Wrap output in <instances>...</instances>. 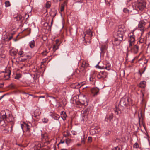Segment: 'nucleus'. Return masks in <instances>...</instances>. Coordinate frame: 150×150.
<instances>
[{"label":"nucleus","mask_w":150,"mask_h":150,"mask_svg":"<svg viewBox=\"0 0 150 150\" xmlns=\"http://www.w3.org/2000/svg\"><path fill=\"white\" fill-rule=\"evenodd\" d=\"M131 35H129L128 39L129 45L127 48L130 50L131 52L134 54H136L139 51V47L137 45H134L135 42V36L133 34L130 33Z\"/></svg>","instance_id":"nucleus-1"},{"label":"nucleus","mask_w":150,"mask_h":150,"mask_svg":"<svg viewBox=\"0 0 150 150\" xmlns=\"http://www.w3.org/2000/svg\"><path fill=\"white\" fill-rule=\"evenodd\" d=\"M5 119L8 123V125L6 126V127L4 130L7 131L9 132H11L12 131V128L14 124V118L11 115L9 114L8 117L6 116V118H5Z\"/></svg>","instance_id":"nucleus-2"},{"label":"nucleus","mask_w":150,"mask_h":150,"mask_svg":"<svg viewBox=\"0 0 150 150\" xmlns=\"http://www.w3.org/2000/svg\"><path fill=\"white\" fill-rule=\"evenodd\" d=\"M76 104L79 105L86 106L88 105V102L85 95H81L79 96V100L76 102Z\"/></svg>","instance_id":"nucleus-3"},{"label":"nucleus","mask_w":150,"mask_h":150,"mask_svg":"<svg viewBox=\"0 0 150 150\" xmlns=\"http://www.w3.org/2000/svg\"><path fill=\"white\" fill-rule=\"evenodd\" d=\"M124 30L121 28H119L117 32V40H115V42L117 41V44H120L121 41L123 40V34L124 33Z\"/></svg>","instance_id":"nucleus-4"},{"label":"nucleus","mask_w":150,"mask_h":150,"mask_svg":"<svg viewBox=\"0 0 150 150\" xmlns=\"http://www.w3.org/2000/svg\"><path fill=\"white\" fill-rule=\"evenodd\" d=\"M21 127L23 130V128H24L25 130L27 136L30 137L31 136L30 126L28 124L25 123L23 124H21Z\"/></svg>","instance_id":"nucleus-5"},{"label":"nucleus","mask_w":150,"mask_h":150,"mask_svg":"<svg viewBox=\"0 0 150 150\" xmlns=\"http://www.w3.org/2000/svg\"><path fill=\"white\" fill-rule=\"evenodd\" d=\"M146 3L144 1L138 2L136 6L137 10L142 11L146 7Z\"/></svg>","instance_id":"nucleus-6"},{"label":"nucleus","mask_w":150,"mask_h":150,"mask_svg":"<svg viewBox=\"0 0 150 150\" xmlns=\"http://www.w3.org/2000/svg\"><path fill=\"white\" fill-rule=\"evenodd\" d=\"M146 23L144 21H140L138 24V28L139 30L142 32V33L144 32L146 28L145 26Z\"/></svg>","instance_id":"nucleus-7"},{"label":"nucleus","mask_w":150,"mask_h":150,"mask_svg":"<svg viewBox=\"0 0 150 150\" xmlns=\"http://www.w3.org/2000/svg\"><path fill=\"white\" fill-rule=\"evenodd\" d=\"M128 99L126 97H123L120 100V104L122 107L126 106L129 103Z\"/></svg>","instance_id":"nucleus-8"},{"label":"nucleus","mask_w":150,"mask_h":150,"mask_svg":"<svg viewBox=\"0 0 150 150\" xmlns=\"http://www.w3.org/2000/svg\"><path fill=\"white\" fill-rule=\"evenodd\" d=\"M108 74L105 71L100 72L97 75L98 78H105L107 77Z\"/></svg>","instance_id":"nucleus-9"},{"label":"nucleus","mask_w":150,"mask_h":150,"mask_svg":"<svg viewBox=\"0 0 150 150\" xmlns=\"http://www.w3.org/2000/svg\"><path fill=\"white\" fill-rule=\"evenodd\" d=\"M99 89L97 88H93L91 90V94L92 96H95L99 93Z\"/></svg>","instance_id":"nucleus-10"},{"label":"nucleus","mask_w":150,"mask_h":150,"mask_svg":"<svg viewBox=\"0 0 150 150\" xmlns=\"http://www.w3.org/2000/svg\"><path fill=\"white\" fill-rule=\"evenodd\" d=\"M84 84L83 82L76 83H75L71 85V87L74 88H79L81 87Z\"/></svg>","instance_id":"nucleus-11"},{"label":"nucleus","mask_w":150,"mask_h":150,"mask_svg":"<svg viewBox=\"0 0 150 150\" xmlns=\"http://www.w3.org/2000/svg\"><path fill=\"white\" fill-rule=\"evenodd\" d=\"M11 74V71L10 70L8 69L6 70L5 73L4 75L5 79L7 80L9 79Z\"/></svg>","instance_id":"nucleus-12"},{"label":"nucleus","mask_w":150,"mask_h":150,"mask_svg":"<svg viewBox=\"0 0 150 150\" xmlns=\"http://www.w3.org/2000/svg\"><path fill=\"white\" fill-rule=\"evenodd\" d=\"M87 35L86 34H84V36H83V37L84 38V40H85V42H86L87 41H86V40H89V42H90V40L91 39V37L92 35Z\"/></svg>","instance_id":"nucleus-13"},{"label":"nucleus","mask_w":150,"mask_h":150,"mask_svg":"<svg viewBox=\"0 0 150 150\" xmlns=\"http://www.w3.org/2000/svg\"><path fill=\"white\" fill-rule=\"evenodd\" d=\"M114 110L115 113L117 115H118L121 113V111L120 109H119L117 106H115L114 109Z\"/></svg>","instance_id":"nucleus-14"},{"label":"nucleus","mask_w":150,"mask_h":150,"mask_svg":"<svg viewBox=\"0 0 150 150\" xmlns=\"http://www.w3.org/2000/svg\"><path fill=\"white\" fill-rule=\"evenodd\" d=\"M22 57H25V59H26L28 58H31V54L30 52H29L28 53H25V54H23V56H22Z\"/></svg>","instance_id":"nucleus-15"},{"label":"nucleus","mask_w":150,"mask_h":150,"mask_svg":"<svg viewBox=\"0 0 150 150\" xmlns=\"http://www.w3.org/2000/svg\"><path fill=\"white\" fill-rule=\"evenodd\" d=\"M146 82L145 81H141L139 84V87L142 88H144L146 86Z\"/></svg>","instance_id":"nucleus-16"},{"label":"nucleus","mask_w":150,"mask_h":150,"mask_svg":"<svg viewBox=\"0 0 150 150\" xmlns=\"http://www.w3.org/2000/svg\"><path fill=\"white\" fill-rule=\"evenodd\" d=\"M100 48L101 50V52L104 53L105 52L106 47L105 45H101Z\"/></svg>","instance_id":"nucleus-17"},{"label":"nucleus","mask_w":150,"mask_h":150,"mask_svg":"<svg viewBox=\"0 0 150 150\" xmlns=\"http://www.w3.org/2000/svg\"><path fill=\"white\" fill-rule=\"evenodd\" d=\"M60 115L61 118L64 120L66 119L67 116L65 112L64 111H62Z\"/></svg>","instance_id":"nucleus-18"},{"label":"nucleus","mask_w":150,"mask_h":150,"mask_svg":"<svg viewBox=\"0 0 150 150\" xmlns=\"http://www.w3.org/2000/svg\"><path fill=\"white\" fill-rule=\"evenodd\" d=\"M41 114V112L38 109H37L34 112V115L35 117H36L37 116H39Z\"/></svg>","instance_id":"nucleus-19"},{"label":"nucleus","mask_w":150,"mask_h":150,"mask_svg":"<svg viewBox=\"0 0 150 150\" xmlns=\"http://www.w3.org/2000/svg\"><path fill=\"white\" fill-rule=\"evenodd\" d=\"M30 47L31 48H34L35 46V42L34 40L30 41L29 44Z\"/></svg>","instance_id":"nucleus-20"},{"label":"nucleus","mask_w":150,"mask_h":150,"mask_svg":"<svg viewBox=\"0 0 150 150\" xmlns=\"http://www.w3.org/2000/svg\"><path fill=\"white\" fill-rule=\"evenodd\" d=\"M6 113L4 110H2L1 112V115L3 119L6 118Z\"/></svg>","instance_id":"nucleus-21"},{"label":"nucleus","mask_w":150,"mask_h":150,"mask_svg":"<svg viewBox=\"0 0 150 150\" xmlns=\"http://www.w3.org/2000/svg\"><path fill=\"white\" fill-rule=\"evenodd\" d=\"M84 34L89 35V36L92 35V32L90 29L87 30L84 33Z\"/></svg>","instance_id":"nucleus-22"},{"label":"nucleus","mask_w":150,"mask_h":150,"mask_svg":"<svg viewBox=\"0 0 150 150\" xmlns=\"http://www.w3.org/2000/svg\"><path fill=\"white\" fill-rule=\"evenodd\" d=\"M16 18L18 21H21L23 20V16L20 15H18L16 17Z\"/></svg>","instance_id":"nucleus-23"},{"label":"nucleus","mask_w":150,"mask_h":150,"mask_svg":"<svg viewBox=\"0 0 150 150\" xmlns=\"http://www.w3.org/2000/svg\"><path fill=\"white\" fill-rule=\"evenodd\" d=\"M59 45H57V44H54L53 45V50L54 52L56 50L58 49Z\"/></svg>","instance_id":"nucleus-24"},{"label":"nucleus","mask_w":150,"mask_h":150,"mask_svg":"<svg viewBox=\"0 0 150 150\" xmlns=\"http://www.w3.org/2000/svg\"><path fill=\"white\" fill-rule=\"evenodd\" d=\"M57 13V12L56 11H52L50 12V15L53 17H54L55 16Z\"/></svg>","instance_id":"nucleus-25"},{"label":"nucleus","mask_w":150,"mask_h":150,"mask_svg":"<svg viewBox=\"0 0 150 150\" xmlns=\"http://www.w3.org/2000/svg\"><path fill=\"white\" fill-rule=\"evenodd\" d=\"M70 134V133L68 131L64 132L63 133V135L65 137L69 136Z\"/></svg>","instance_id":"nucleus-26"},{"label":"nucleus","mask_w":150,"mask_h":150,"mask_svg":"<svg viewBox=\"0 0 150 150\" xmlns=\"http://www.w3.org/2000/svg\"><path fill=\"white\" fill-rule=\"evenodd\" d=\"M103 68H105L108 70H109L111 69L110 64L109 63H107L106 64V67H104Z\"/></svg>","instance_id":"nucleus-27"},{"label":"nucleus","mask_w":150,"mask_h":150,"mask_svg":"<svg viewBox=\"0 0 150 150\" xmlns=\"http://www.w3.org/2000/svg\"><path fill=\"white\" fill-rule=\"evenodd\" d=\"M52 117L55 120H58L59 119V118L60 117V116H59V115L57 114H54L53 115Z\"/></svg>","instance_id":"nucleus-28"},{"label":"nucleus","mask_w":150,"mask_h":150,"mask_svg":"<svg viewBox=\"0 0 150 150\" xmlns=\"http://www.w3.org/2000/svg\"><path fill=\"white\" fill-rule=\"evenodd\" d=\"M122 146H119L114 148L112 150H122Z\"/></svg>","instance_id":"nucleus-29"},{"label":"nucleus","mask_w":150,"mask_h":150,"mask_svg":"<svg viewBox=\"0 0 150 150\" xmlns=\"http://www.w3.org/2000/svg\"><path fill=\"white\" fill-rule=\"evenodd\" d=\"M88 64L85 61H83L82 64V67L83 68L87 67L88 66Z\"/></svg>","instance_id":"nucleus-30"},{"label":"nucleus","mask_w":150,"mask_h":150,"mask_svg":"<svg viewBox=\"0 0 150 150\" xmlns=\"http://www.w3.org/2000/svg\"><path fill=\"white\" fill-rule=\"evenodd\" d=\"M51 3L50 2L47 1L45 4V7L46 8H49L51 6Z\"/></svg>","instance_id":"nucleus-31"},{"label":"nucleus","mask_w":150,"mask_h":150,"mask_svg":"<svg viewBox=\"0 0 150 150\" xmlns=\"http://www.w3.org/2000/svg\"><path fill=\"white\" fill-rule=\"evenodd\" d=\"M25 53L23 51L21 50L18 52V54L22 57V56L24 54H25Z\"/></svg>","instance_id":"nucleus-32"},{"label":"nucleus","mask_w":150,"mask_h":150,"mask_svg":"<svg viewBox=\"0 0 150 150\" xmlns=\"http://www.w3.org/2000/svg\"><path fill=\"white\" fill-rule=\"evenodd\" d=\"M17 52H18L17 50H11V53L12 54H13L14 55H16V54H17Z\"/></svg>","instance_id":"nucleus-33"},{"label":"nucleus","mask_w":150,"mask_h":150,"mask_svg":"<svg viewBox=\"0 0 150 150\" xmlns=\"http://www.w3.org/2000/svg\"><path fill=\"white\" fill-rule=\"evenodd\" d=\"M5 4L6 7H8L10 6V2L8 1H5Z\"/></svg>","instance_id":"nucleus-34"},{"label":"nucleus","mask_w":150,"mask_h":150,"mask_svg":"<svg viewBox=\"0 0 150 150\" xmlns=\"http://www.w3.org/2000/svg\"><path fill=\"white\" fill-rule=\"evenodd\" d=\"M123 11L124 12L126 13H129L130 11H130L128 9L126 8H124Z\"/></svg>","instance_id":"nucleus-35"},{"label":"nucleus","mask_w":150,"mask_h":150,"mask_svg":"<svg viewBox=\"0 0 150 150\" xmlns=\"http://www.w3.org/2000/svg\"><path fill=\"white\" fill-rule=\"evenodd\" d=\"M87 118V115H83V114L82 115V120L83 121H85L86 120Z\"/></svg>","instance_id":"nucleus-36"},{"label":"nucleus","mask_w":150,"mask_h":150,"mask_svg":"<svg viewBox=\"0 0 150 150\" xmlns=\"http://www.w3.org/2000/svg\"><path fill=\"white\" fill-rule=\"evenodd\" d=\"M64 4H62L61 6L60 11L62 12L64 10Z\"/></svg>","instance_id":"nucleus-37"},{"label":"nucleus","mask_w":150,"mask_h":150,"mask_svg":"<svg viewBox=\"0 0 150 150\" xmlns=\"http://www.w3.org/2000/svg\"><path fill=\"white\" fill-rule=\"evenodd\" d=\"M42 121L44 123H47L48 122V120L47 118H44L42 119Z\"/></svg>","instance_id":"nucleus-38"},{"label":"nucleus","mask_w":150,"mask_h":150,"mask_svg":"<svg viewBox=\"0 0 150 150\" xmlns=\"http://www.w3.org/2000/svg\"><path fill=\"white\" fill-rule=\"evenodd\" d=\"M133 147L134 148H135L137 149L139 147V145L138 143H136L135 144H134V145Z\"/></svg>","instance_id":"nucleus-39"},{"label":"nucleus","mask_w":150,"mask_h":150,"mask_svg":"<svg viewBox=\"0 0 150 150\" xmlns=\"http://www.w3.org/2000/svg\"><path fill=\"white\" fill-rule=\"evenodd\" d=\"M49 52V51H47L46 50L43 51L42 52V54L43 55H46L47 53Z\"/></svg>","instance_id":"nucleus-40"},{"label":"nucleus","mask_w":150,"mask_h":150,"mask_svg":"<svg viewBox=\"0 0 150 150\" xmlns=\"http://www.w3.org/2000/svg\"><path fill=\"white\" fill-rule=\"evenodd\" d=\"M10 87L12 88H15V85L13 83H11L10 85Z\"/></svg>","instance_id":"nucleus-41"},{"label":"nucleus","mask_w":150,"mask_h":150,"mask_svg":"<svg viewBox=\"0 0 150 150\" xmlns=\"http://www.w3.org/2000/svg\"><path fill=\"white\" fill-rule=\"evenodd\" d=\"M113 117V116L112 115H110L108 118V119L109 120L110 122L111 121V120L112 119Z\"/></svg>","instance_id":"nucleus-42"},{"label":"nucleus","mask_w":150,"mask_h":150,"mask_svg":"<svg viewBox=\"0 0 150 150\" xmlns=\"http://www.w3.org/2000/svg\"><path fill=\"white\" fill-rule=\"evenodd\" d=\"M59 39H57L55 41V44H57V45H59Z\"/></svg>","instance_id":"nucleus-43"},{"label":"nucleus","mask_w":150,"mask_h":150,"mask_svg":"<svg viewBox=\"0 0 150 150\" xmlns=\"http://www.w3.org/2000/svg\"><path fill=\"white\" fill-rule=\"evenodd\" d=\"M29 16V15L28 14H25L24 17V18H26V19H27L28 18Z\"/></svg>","instance_id":"nucleus-44"},{"label":"nucleus","mask_w":150,"mask_h":150,"mask_svg":"<svg viewBox=\"0 0 150 150\" xmlns=\"http://www.w3.org/2000/svg\"><path fill=\"white\" fill-rule=\"evenodd\" d=\"M92 137H89L88 138V141L90 142H91L92 141Z\"/></svg>","instance_id":"nucleus-45"},{"label":"nucleus","mask_w":150,"mask_h":150,"mask_svg":"<svg viewBox=\"0 0 150 150\" xmlns=\"http://www.w3.org/2000/svg\"><path fill=\"white\" fill-rule=\"evenodd\" d=\"M117 40V38H116L115 40V41H114V44H115L116 45H119L120 44H117V41L116 42H115V40Z\"/></svg>","instance_id":"nucleus-46"},{"label":"nucleus","mask_w":150,"mask_h":150,"mask_svg":"<svg viewBox=\"0 0 150 150\" xmlns=\"http://www.w3.org/2000/svg\"><path fill=\"white\" fill-rule=\"evenodd\" d=\"M145 70V69H144L143 71H142L141 72L140 71H139V73H140V74L141 75L142 74H143V73H144V72Z\"/></svg>","instance_id":"nucleus-47"},{"label":"nucleus","mask_w":150,"mask_h":150,"mask_svg":"<svg viewBox=\"0 0 150 150\" xmlns=\"http://www.w3.org/2000/svg\"><path fill=\"white\" fill-rule=\"evenodd\" d=\"M84 85L82 86L81 87V88H82L83 89H85V88H88V87L87 86H83Z\"/></svg>","instance_id":"nucleus-48"},{"label":"nucleus","mask_w":150,"mask_h":150,"mask_svg":"<svg viewBox=\"0 0 150 150\" xmlns=\"http://www.w3.org/2000/svg\"><path fill=\"white\" fill-rule=\"evenodd\" d=\"M64 141H62V140H61L60 142H59V143L58 144V146L60 144H61V143H64Z\"/></svg>","instance_id":"nucleus-49"},{"label":"nucleus","mask_w":150,"mask_h":150,"mask_svg":"<svg viewBox=\"0 0 150 150\" xmlns=\"http://www.w3.org/2000/svg\"><path fill=\"white\" fill-rule=\"evenodd\" d=\"M52 100H54L57 103V100H56L55 98L54 97H53L52 98Z\"/></svg>","instance_id":"nucleus-50"},{"label":"nucleus","mask_w":150,"mask_h":150,"mask_svg":"<svg viewBox=\"0 0 150 150\" xmlns=\"http://www.w3.org/2000/svg\"><path fill=\"white\" fill-rule=\"evenodd\" d=\"M93 78L92 77H90L89 78V80H90V81H93Z\"/></svg>","instance_id":"nucleus-51"},{"label":"nucleus","mask_w":150,"mask_h":150,"mask_svg":"<svg viewBox=\"0 0 150 150\" xmlns=\"http://www.w3.org/2000/svg\"><path fill=\"white\" fill-rule=\"evenodd\" d=\"M96 67L97 68H98L100 69H102L101 67L99 66L98 65H97L96 66Z\"/></svg>","instance_id":"nucleus-52"},{"label":"nucleus","mask_w":150,"mask_h":150,"mask_svg":"<svg viewBox=\"0 0 150 150\" xmlns=\"http://www.w3.org/2000/svg\"><path fill=\"white\" fill-rule=\"evenodd\" d=\"M148 62V60L147 59H146V62H145L144 63L145 64H146L147 62Z\"/></svg>","instance_id":"nucleus-53"},{"label":"nucleus","mask_w":150,"mask_h":150,"mask_svg":"<svg viewBox=\"0 0 150 150\" xmlns=\"http://www.w3.org/2000/svg\"><path fill=\"white\" fill-rule=\"evenodd\" d=\"M13 38V37L12 36H11L9 37L8 40H10Z\"/></svg>","instance_id":"nucleus-54"},{"label":"nucleus","mask_w":150,"mask_h":150,"mask_svg":"<svg viewBox=\"0 0 150 150\" xmlns=\"http://www.w3.org/2000/svg\"><path fill=\"white\" fill-rule=\"evenodd\" d=\"M81 143H85V141H84V139H83L82 141H81Z\"/></svg>","instance_id":"nucleus-55"},{"label":"nucleus","mask_w":150,"mask_h":150,"mask_svg":"<svg viewBox=\"0 0 150 150\" xmlns=\"http://www.w3.org/2000/svg\"><path fill=\"white\" fill-rule=\"evenodd\" d=\"M20 76H16V79H18V78H20Z\"/></svg>","instance_id":"nucleus-56"},{"label":"nucleus","mask_w":150,"mask_h":150,"mask_svg":"<svg viewBox=\"0 0 150 150\" xmlns=\"http://www.w3.org/2000/svg\"><path fill=\"white\" fill-rule=\"evenodd\" d=\"M69 140V139H67V140H66V144H67V145L68 144L67 141H68V140Z\"/></svg>","instance_id":"nucleus-57"},{"label":"nucleus","mask_w":150,"mask_h":150,"mask_svg":"<svg viewBox=\"0 0 150 150\" xmlns=\"http://www.w3.org/2000/svg\"><path fill=\"white\" fill-rule=\"evenodd\" d=\"M5 95V94H4L2 96H1L0 99H2L4 96Z\"/></svg>","instance_id":"nucleus-58"},{"label":"nucleus","mask_w":150,"mask_h":150,"mask_svg":"<svg viewBox=\"0 0 150 150\" xmlns=\"http://www.w3.org/2000/svg\"><path fill=\"white\" fill-rule=\"evenodd\" d=\"M45 97V96H41L39 97V98H44Z\"/></svg>","instance_id":"nucleus-59"},{"label":"nucleus","mask_w":150,"mask_h":150,"mask_svg":"<svg viewBox=\"0 0 150 150\" xmlns=\"http://www.w3.org/2000/svg\"><path fill=\"white\" fill-rule=\"evenodd\" d=\"M147 35H149V36L150 35V31L148 33H147Z\"/></svg>","instance_id":"nucleus-60"},{"label":"nucleus","mask_w":150,"mask_h":150,"mask_svg":"<svg viewBox=\"0 0 150 150\" xmlns=\"http://www.w3.org/2000/svg\"><path fill=\"white\" fill-rule=\"evenodd\" d=\"M3 86V85L2 84H0V88L2 87Z\"/></svg>","instance_id":"nucleus-61"},{"label":"nucleus","mask_w":150,"mask_h":150,"mask_svg":"<svg viewBox=\"0 0 150 150\" xmlns=\"http://www.w3.org/2000/svg\"><path fill=\"white\" fill-rule=\"evenodd\" d=\"M88 109H89L88 108L87 109V112H89V110H88Z\"/></svg>","instance_id":"nucleus-62"},{"label":"nucleus","mask_w":150,"mask_h":150,"mask_svg":"<svg viewBox=\"0 0 150 150\" xmlns=\"http://www.w3.org/2000/svg\"><path fill=\"white\" fill-rule=\"evenodd\" d=\"M61 150H67V149H62Z\"/></svg>","instance_id":"nucleus-63"},{"label":"nucleus","mask_w":150,"mask_h":150,"mask_svg":"<svg viewBox=\"0 0 150 150\" xmlns=\"http://www.w3.org/2000/svg\"><path fill=\"white\" fill-rule=\"evenodd\" d=\"M135 58H134L133 60H132V62H133L135 59Z\"/></svg>","instance_id":"nucleus-64"}]
</instances>
